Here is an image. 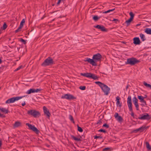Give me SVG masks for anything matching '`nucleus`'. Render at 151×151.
Instances as JSON below:
<instances>
[{"label": "nucleus", "instance_id": "7ed1b4c3", "mask_svg": "<svg viewBox=\"0 0 151 151\" xmlns=\"http://www.w3.org/2000/svg\"><path fill=\"white\" fill-rule=\"evenodd\" d=\"M127 104L129 111L131 112V116H132L134 117V113L133 112L132 107V98L131 96H128L127 98Z\"/></svg>", "mask_w": 151, "mask_h": 151}, {"label": "nucleus", "instance_id": "4c0bfd02", "mask_svg": "<svg viewBox=\"0 0 151 151\" xmlns=\"http://www.w3.org/2000/svg\"><path fill=\"white\" fill-rule=\"evenodd\" d=\"M79 88L80 89L83 90L85 89L86 87L85 86H80Z\"/></svg>", "mask_w": 151, "mask_h": 151}, {"label": "nucleus", "instance_id": "f704fd0d", "mask_svg": "<svg viewBox=\"0 0 151 151\" xmlns=\"http://www.w3.org/2000/svg\"><path fill=\"white\" fill-rule=\"evenodd\" d=\"M25 22V21L24 19H23L20 23V26H21L22 27H23V26L24 23Z\"/></svg>", "mask_w": 151, "mask_h": 151}, {"label": "nucleus", "instance_id": "79ce46f5", "mask_svg": "<svg viewBox=\"0 0 151 151\" xmlns=\"http://www.w3.org/2000/svg\"><path fill=\"white\" fill-rule=\"evenodd\" d=\"M22 65L20 66L17 68V69H16L15 70V71H17L19 70V69H20L22 68Z\"/></svg>", "mask_w": 151, "mask_h": 151}, {"label": "nucleus", "instance_id": "9d476101", "mask_svg": "<svg viewBox=\"0 0 151 151\" xmlns=\"http://www.w3.org/2000/svg\"><path fill=\"white\" fill-rule=\"evenodd\" d=\"M41 90V89H30L28 90L27 92L26 93L27 94H29L31 93H37L40 92Z\"/></svg>", "mask_w": 151, "mask_h": 151}, {"label": "nucleus", "instance_id": "a19ab883", "mask_svg": "<svg viewBox=\"0 0 151 151\" xmlns=\"http://www.w3.org/2000/svg\"><path fill=\"white\" fill-rule=\"evenodd\" d=\"M7 27L6 24L4 23L3 26V29L4 30Z\"/></svg>", "mask_w": 151, "mask_h": 151}, {"label": "nucleus", "instance_id": "8fccbe9b", "mask_svg": "<svg viewBox=\"0 0 151 151\" xmlns=\"http://www.w3.org/2000/svg\"><path fill=\"white\" fill-rule=\"evenodd\" d=\"M61 0H58V2L57 3V5L59 4H60V2H61Z\"/></svg>", "mask_w": 151, "mask_h": 151}, {"label": "nucleus", "instance_id": "c03bdc74", "mask_svg": "<svg viewBox=\"0 0 151 151\" xmlns=\"http://www.w3.org/2000/svg\"><path fill=\"white\" fill-rule=\"evenodd\" d=\"M102 137L100 136H94V139H97V138H101Z\"/></svg>", "mask_w": 151, "mask_h": 151}, {"label": "nucleus", "instance_id": "37998d69", "mask_svg": "<svg viewBox=\"0 0 151 151\" xmlns=\"http://www.w3.org/2000/svg\"><path fill=\"white\" fill-rule=\"evenodd\" d=\"M103 127H105L107 128H108L109 127V126L106 124H105L103 125Z\"/></svg>", "mask_w": 151, "mask_h": 151}, {"label": "nucleus", "instance_id": "20e7f679", "mask_svg": "<svg viewBox=\"0 0 151 151\" xmlns=\"http://www.w3.org/2000/svg\"><path fill=\"white\" fill-rule=\"evenodd\" d=\"M139 62V60H137L136 58H132L127 59V61L125 63L126 64H129L132 65H134Z\"/></svg>", "mask_w": 151, "mask_h": 151}, {"label": "nucleus", "instance_id": "6e6552de", "mask_svg": "<svg viewBox=\"0 0 151 151\" xmlns=\"http://www.w3.org/2000/svg\"><path fill=\"white\" fill-rule=\"evenodd\" d=\"M61 98L62 99H66L68 100H71L76 99L73 96L68 94H65L62 96Z\"/></svg>", "mask_w": 151, "mask_h": 151}, {"label": "nucleus", "instance_id": "cd10ccee", "mask_svg": "<svg viewBox=\"0 0 151 151\" xmlns=\"http://www.w3.org/2000/svg\"><path fill=\"white\" fill-rule=\"evenodd\" d=\"M143 84L146 87H147L149 88H150L151 89V85H150V84H147V83L145 82H144Z\"/></svg>", "mask_w": 151, "mask_h": 151}, {"label": "nucleus", "instance_id": "aec40b11", "mask_svg": "<svg viewBox=\"0 0 151 151\" xmlns=\"http://www.w3.org/2000/svg\"><path fill=\"white\" fill-rule=\"evenodd\" d=\"M21 124L20 122L17 121L14 124L13 127H17L20 126Z\"/></svg>", "mask_w": 151, "mask_h": 151}, {"label": "nucleus", "instance_id": "3c124183", "mask_svg": "<svg viewBox=\"0 0 151 151\" xmlns=\"http://www.w3.org/2000/svg\"><path fill=\"white\" fill-rule=\"evenodd\" d=\"M26 104L25 102H24L22 104V106H25Z\"/></svg>", "mask_w": 151, "mask_h": 151}, {"label": "nucleus", "instance_id": "5701e85b", "mask_svg": "<svg viewBox=\"0 0 151 151\" xmlns=\"http://www.w3.org/2000/svg\"><path fill=\"white\" fill-rule=\"evenodd\" d=\"M138 98L140 100V102H144V98L142 96H138Z\"/></svg>", "mask_w": 151, "mask_h": 151}, {"label": "nucleus", "instance_id": "72a5a7b5", "mask_svg": "<svg viewBox=\"0 0 151 151\" xmlns=\"http://www.w3.org/2000/svg\"><path fill=\"white\" fill-rule=\"evenodd\" d=\"M144 102H141L142 104L141 105L142 106H145L147 105L146 101L144 100Z\"/></svg>", "mask_w": 151, "mask_h": 151}, {"label": "nucleus", "instance_id": "bb28decb", "mask_svg": "<svg viewBox=\"0 0 151 151\" xmlns=\"http://www.w3.org/2000/svg\"><path fill=\"white\" fill-rule=\"evenodd\" d=\"M145 144L148 150H150L151 149V147L150 146L149 143L148 142H146L145 143Z\"/></svg>", "mask_w": 151, "mask_h": 151}, {"label": "nucleus", "instance_id": "393cba45", "mask_svg": "<svg viewBox=\"0 0 151 151\" xmlns=\"http://www.w3.org/2000/svg\"><path fill=\"white\" fill-rule=\"evenodd\" d=\"M132 20L129 18L128 20H127L125 22V23L127 24V26H128L130 24Z\"/></svg>", "mask_w": 151, "mask_h": 151}, {"label": "nucleus", "instance_id": "b1692460", "mask_svg": "<svg viewBox=\"0 0 151 151\" xmlns=\"http://www.w3.org/2000/svg\"><path fill=\"white\" fill-rule=\"evenodd\" d=\"M139 36L142 41H144L146 40L145 36L144 34L141 33L140 34Z\"/></svg>", "mask_w": 151, "mask_h": 151}, {"label": "nucleus", "instance_id": "0eeeda50", "mask_svg": "<svg viewBox=\"0 0 151 151\" xmlns=\"http://www.w3.org/2000/svg\"><path fill=\"white\" fill-rule=\"evenodd\" d=\"M25 96L12 97L7 100L5 103L6 104L13 103L15 101H18Z\"/></svg>", "mask_w": 151, "mask_h": 151}, {"label": "nucleus", "instance_id": "a211bd4d", "mask_svg": "<svg viewBox=\"0 0 151 151\" xmlns=\"http://www.w3.org/2000/svg\"><path fill=\"white\" fill-rule=\"evenodd\" d=\"M0 111L5 114H7L8 113V110L5 108L0 107Z\"/></svg>", "mask_w": 151, "mask_h": 151}, {"label": "nucleus", "instance_id": "c9c22d12", "mask_svg": "<svg viewBox=\"0 0 151 151\" xmlns=\"http://www.w3.org/2000/svg\"><path fill=\"white\" fill-rule=\"evenodd\" d=\"M99 19L97 16H95L93 17V19L95 21H97Z\"/></svg>", "mask_w": 151, "mask_h": 151}, {"label": "nucleus", "instance_id": "e433bc0d", "mask_svg": "<svg viewBox=\"0 0 151 151\" xmlns=\"http://www.w3.org/2000/svg\"><path fill=\"white\" fill-rule=\"evenodd\" d=\"M78 130L80 132H82L83 131V130L82 129L78 126Z\"/></svg>", "mask_w": 151, "mask_h": 151}, {"label": "nucleus", "instance_id": "f257e3e1", "mask_svg": "<svg viewBox=\"0 0 151 151\" xmlns=\"http://www.w3.org/2000/svg\"><path fill=\"white\" fill-rule=\"evenodd\" d=\"M102 58L101 55L99 53L94 55L92 59L87 58L85 59V61H87L93 66H96L97 65L96 63L100 61Z\"/></svg>", "mask_w": 151, "mask_h": 151}, {"label": "nucleus", "instance_id": "58836bf2", "mask_svg": "<svg viewBox=\"0 0 151 151\" xmlns=\"http://www.w3.org/2000/svg\"><path fill=\"white\" fill-rule=\"evenodd\" d=\"M20 41L23 42L24 44H25L26 43V41L22 38L20 39Z\"/></svg>", "mask_w": 151, "mask_h": 151}, {"label": "nucleus", "instance_id": "c756f323", "mask_svg": "<svg viewBox=\"0 0 151 151\" xmlns=\"http://www.w3.org/2000/svg\"><path fill=\"white\" fill-rule=\"evenodd\" d=\"M129 14L130 16V18L133 20L134 17V14H133L132 12H130L129 13Z\"/></svg>", "mask_w": 151, "mask_h": 151}, {"label": "nucleus", "instance_id": "864d4df0", "mask_svg": "<svg viewBox=\"0 0 151 151\" xmlns=\"http://www.w3.org/2000/svg\"><path fill=\"white\" fill-rule=\"evenodd\" d=\"M128 85H127V86L126 87V89H127L128 88Z\"/></svg>", "mask_w": 151, "mask_h": 151}, {"label": "nucleus", "instance_id": "2eb2a0df", "mask_svg": "<svg viewBox=\"0 0 151 151\" xmlns=\"http://www.w3.org/2000/svg\"><path fill=\"white\" fill-rule=\"evenodd\" d=\"M114 116L115 118L119 122H121L123 120L122 118L120 116H119L118 114L117 113H115Z\"/></svg>", "mask_w": 151, "mask_h": 151}, {"label": "nucleus", "instance_id": "ea45409f", "mask_svg": "<svg viewBox=\"0 0 151 151\" xmlns=\"http://www.w3.org/2000/svg\"><path fill=\"white\" fill-rule=\"evenodd\" d=\"M91 73H86V77L90 78Z\"/></svg>", "mask_w": 151, "mask_h": 151}, {"label": "nucleus", "instance_id": "7c9ffc66", "mask_svg": "<svg viewBox=\"0 0 151 151\" xmlns=\"http://www.w3.org/2000/svg\"><path fill=\"white\" fill-rule=\"evenodd\" d=\"M114 9H109V10H107V11H105L104 12H103V13H105V14H106V13H109L110 12H111L113 11L114 10Z\"/></svg>", "mask_w": 151, "mask_h": 151}, {"label": "nucleus", "instance_id": "39448f33", "mask_svg": "<svg viewBox=\"0 0 151 151\" xmlns=\"http://www.w3.org/2000/svg\"><path fill=\"white\" fill-rule=\"evenodd\" d=\"M53 60L50 57H49L46 59L42 63V65L45 67L51 65L53 64Z\"/></svg>", "mask_w": 151, "mask_h": 151}, {"label": "nucleus", "instance_id": "6ab92c4d", "mask_svg": "<svg viewBox=\"0 0 151 151\" xmlns=\"http://www.w3.org/2000/svg\"><path fill=\"white\" fill-rule=\"evenodd\" d=\"M120 98L119 97L117 96L116 98V104L117 106L119 107H121L122 106V105L120 103L119 101Z\"/></svg>", "mask_w": 151, "mask_h": 151}, {"label": "nucleus", "instance_id": "c85d7f7f", "mask_svg": "<svg viewBox=\"0 0 151 151\" xmlns=\"http://www.w3.org/2000/svg\"><path fill=\"white\" fill-rule=\"evenodd\" d=\"M69 119H70V120L73 123H75V122H74V120L72 116L71 115H69Z\"/></svg>", "mask_w": 151, "mask_h": 151}, {"label": "nucleus", "instance_id": "412c9836", "mask_svg": "<svg viewBox=\"0 0 151 151\" xmlns=\"http://www.w3.org/2000/svg\"><path fill=\"white\" fill-rule=\"evenodd\" d=\"M145 32L147 34L151 35V29L146 28L145 29Z\"/></svg>", "mask_w": 151, "mask_h": 151}, {"label": "nucleus", "instance_id": "423d86ee", "mask_svg": "<svg viewBox=\"0 0 151 151\" xmlns=\"http://www.w3.org/2000/svg\"><path fill=\"white\" fill-rule=\"evenodd\" d=\"M27 113L29 115L33 116L34 117H37L40 116V112L35 110L31 109L27 111Z\"/></svg>", "mask_w": 151, "mask_h": 151}, {"label": "nucleus", "instance_id": "6e6d98bb", "mask_svg": "<svg viewBox=\"0 0 151 151\" xmlns=\"http://www.w3.org/2000/svg\"><path fill=\"white\" fill-rule=\"evenodd\" d=\"M1 131V129H0V131Z\"/></svg>", "mask_w": 151, "mask_h": 151}, {"label": "nucleus", "instance_id": "ddd939ff", "mask_svg": "<svg viewBox=\"0 0 151 151\" xmlns=\"http://www.w3.org/2000/svg\"><path fill=\"white\" fill-rule=\"evenodd\" d=\"M43 110L45 114H46L48 117H49L50 114L47 108L45 106L43 107Z\"/></svg>", "mask_w": 151, "mask_h": 151}, {"label": "nucleus", "instance_id": "09e8293b", "mask_svg": "<svg viewBox=\"0 0 151 151\" xmlns=\"http://www.w3.org/2000/svg\"><path fill=\"white\" fill-rule=\"evenodd\" d=\"M112 21H115L116 22V23L117 22H118V20L117 19H113V20H112Z\"/></svg>", "mask_w": 151, "mask_h": 151}, {"label": "nucleus", "instance_id": "49530a36", "mask_svg": "<svg viewBox=\"0 0 151 151\" xmlns=\"http://www.w3.org/2000/svg\"><path fill=\"white\" fill-rule=\"evenodd\" d=\"M99 132H103L104 133L106 132V131L105 130L102 129H100L99 130Z\"/></svg>", "mask_w": 151, "mask_h": 151}, {"label": "nucleus", "instance_id": "f8f14e48", "mask_svg": "<svg viewBox=\"0 0 151 151\" xmlns=\"http://www.w3.org/2000/svg\"><path fill=\"white\" fill-rule=\"evenodd\" d=\"M150 117L149 115L147 113H145L144 115H142V116L139 118V119L141 120L149 119Z\"/></svg>", "mask_w": 151, "mask_h": 151}, {"label": "nucleus", "instance_id": "473e14b6", "mask_svg": "<svg viewBox=\"0 0 151 151\" xmlns=\"http://www.w3.org/2000/svg\"><path fill=\"white\" fill-rule=\"evenodd\" d=\"M72 137H73V139L77 141H81V139L80 138H76L74 136H73Z\"/></svg>", "mask_w": 151, "mask_h": 151}, {"label": "nucleus", "instance_id": "4468645a", "mask_svg": "<svg viewBox=\"0 0 151 151\" xmlns=\"http://www.w3.org/2000/svg\"><path fill=\"white\" fill-rule=\"evenodd\" d=\"M133 43L135 45H139L141 43L140 41L139 37H135L133 38Z\"/></svg>", "mask_w": 151, "mask_h": 151}, {"label": "nucleus", "instance_id": "4be33fe9", "mask_svg": "<svg viewBox=\"0 0 151 151\" xmlns=\"http://www.w3.org/2000/svg\"><path fill=\"white\" fill-rule=\"evenodd\" d=\"M90 78H91L94 79L96 80L98 78V77L95 75L91 73Z\"/></svg>", "mask_w": 151, "mask_h": 151}, {"label": "nucleus", "instance_id": "603ef678", "mask_svg": "<svg viewBox=\"0 0 151 151\" xmlns=\"http://www.w3.org/2000/svg\"><path fill=\"white\" fill-rule=\"evenodd\" d=\"M0 117H4V116H3V115L2 114H1L0 113Z\"/></svg>", "mask_w": 151, "mask_h": 151}, {"label": "nucleus", "instance_id": "f03ea898", "mask_svg": "<svg viewBox=\"0 0 151 151\" xmlns=\"http://www.w3.org/2000/svg\"><path fill=\"white\" fill-rule=\"evenodd\" d=\"M95 83L98 85L101 88L104 94L108 95L110 90V88L104 84L102 83L100 81H96Z\"/></svg>", "mask_w": 151, "mask_h": 151}, {"label": "nucleus", "instance_id": "1a4fd4ad", "mask_svg": "<svg viewBox=\"0 0 151 151\" xmlns=\"http://www.w3.org/2000/svg\"><path fill=\"white\" fill-rule=\"evenodd\" d=\"M26 125L30 129L35 132L36 133L38 134L39 133V130L34 126L32 125L29 123H26Z\"/></svg>", "mask_w": 151, "mask_h": 151}, {"label": "nucleus", "instance_id": "5fc2aeb1", "mask_svg": "<svg viewBox=\"0 0 151 151\" xmlns=\"http://www.w3.org/2000/svg\"><path fill=\"white\" fill-rule=\"evenodd\" d=\"M1 63V59L0 58V64Z\"/></svg>", "mask_w": 151, "mask_h": 151}, {"label": "nucleus", "instance_id": "a878e982", "mask_svg": "<svg viewBox=\"0 0 151 151\" xmlns=\"http://www.w3.org/2000/svg\"><path fill=\"white\" fill-rule=\"evenodd\" d=\"M145 144L148 150H150L151 149V147L150 146L149 143L148 142H146L145 143Z\"/></svg>", "mask_w": 151, "mask_h": 151}, {"label": "nucleus", "instance_id": "f3484780", "mask_svg": "<svg viewBox=\"0 0 151 151\" xmlns=\"http://www.w3.org/2000/svg\"><path fill=\"white\" fill-rule=\"evenodd\" d=\"M145 129V127H142L139 128L137 129L134 131V132H137L139 131H140L141 132L143 131Z\"/></svg>", "mask_w": 151, "mask_h": 151}, {"label": "nucleus", "instance_id": "a18cd8bd", "mask_svg": "<svg viewBox=\"0 0 151 151\" xmlns=\"http://www.w3.org/2000/svg\"><path fill=\"white\" fill-rule=\"evenodd\" d=\"M110 149V148L109 147H106L105 148L103 149V151H107V150H109Z\"/></svg>", "mask_w": 151, "mask_h": 151}, {"label": "nucleus", "instance_id": "9b49d317", "mask_svg": "<svg viewBox=\"0 0 151 151\" xmlns=\"http://www.w3.org/2000/svg\"><path fill=\"white\" fill-rule=\"evenodd\" d=\"M132 101L133 103L136 107V109L137 110H139V105L138 102V100L135 97H134L132 99Z\"/></svg>", "mask_w": 151, "mask_h": 151}, {"label": "nucleus", "instance_id": "dca6fc26", "mask_svg": "<svg viewBox=\"0 0 151 151\" xmlns=\"http://www.w3.org/2000/svg\"><path fill=\"white\" fill-rule=\"evenodd\" d=\"M95 27L103 31H105L106 30L105 27L102 25H98Z\"/></svg>", "mask_w": 151, "mask_h": 151}, {"label": "nucleus", "instance_id": "de8ad7c7", "mask_svg": "<svg viewBox=\"0 0 151 151\" xmlns=\"http://www.w3.org/2000/svg\"><path fill=\"white\" fill-rule=\"evenodd\" d=\"M81 75H82V76H84L86 77V73H81Z\"/></svg>", "mask_w": 151, "mask_h": 151}, {"label": "nucleus", "instance_id": "2f4dec72", "mask_svg": "<svg viewBox=\"0 0 151 151\" xmlns=\"http://www.w3.org/2000/svg\"><path fill=\"white\" fill-rule=\"evenodd\" d=\"M22 27L19 25V26L18 27V29L15 31V33H17V32H19L21 30V29Z\"/></svg>", "mask_w": 151, "mask_h": 151}]
</instances>
